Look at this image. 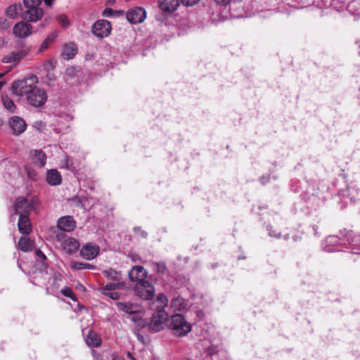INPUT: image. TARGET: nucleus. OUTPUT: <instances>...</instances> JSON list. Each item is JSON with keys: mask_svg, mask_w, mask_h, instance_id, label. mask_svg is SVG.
<instances>
[{"mask_svg": "<svg viewBox=\"0 0 360 360\" xmlns=\"http://www.w3.org/2000/svg\"><path fill=\"white\" fill-rule=\"evenodd\" d=\"M9 126L13 131V134L15 135H19L22 134L25 131L27 127L25 122L18 116H14L11 118L9 121Z\"/></svg>", "mask_w": 360, "mask_h": 360, "instance_id": "nucleus-13", "label": "nucleus"}, {"mask_svg": "<svg viewBox=\"0 0 360 360\" xmlns=\"http://www.w3.org/2000/svg\"><path fill=\"white\" fill-rule=\"evenodd\" d=\"M37 82L38 78L36 75H32L25 79L15 81L13 83L12 91L17 96L27 97L36 87Z\"/></svg>", "mask_w": 360, "mask_h": 360, "instance_id": "nucleus-3", "label": "nucleus"}, {"mask_svg": "<svg viewBox=\"0 0 360 360\" xmlns=\"http://www.w3.org/2000/svg\"><path fill=\"white\" fill-rule=\"evenodd\" d=\"M91 353L96 360H101V354H96L95 350H91Z\"/></svg>", "mask_w": 360, "mask_h": 360, "instance_id": "nucleus-50", "label": "nucleus"}, {"mask_svg": "<svg viewBox=\"0 0 360 360\" xmlns=\"http://www.w3.org/2000/svg\"><path fill=\"white\" fill-rule=\"evenodd\" d=\"M77 53V48L73 43L65 44L63 49V57L69 60L72 58Z\"/></svg>", "mask_w": 360, "mask_h": 360, "instance_id": "nucleus-25", "label": "nucleus"}, {"mask_svg": "<svg viewBox=\"0 0 360 360\" xmlns=\"http://www.w3.org/2000/svg\"><path fill=\"white\" fill-rule=\"evenodd\" d=\"M180 0H160L159 7L165 13H173L179 6Z\"/></svg>", "mask_w": 360, "mask_h": 360, "instance_id": "nucleus-18", "label": "nucleus"}, {"mask_svg": "<svg viewBox=\"0 0 360 360\" xmlns=\"http://www.w3.org/2000/svg\"><path fill=\"white\" fill-rule=\"evenodd\" d=\"M339 238L342 240L347 241L351 245L360 247V233H354L352 230L340 231Z\"/></svg>", "mask_w": 360, "mask_h": 360, "instance_id": "nucleus-10", "label": "nucleus"}, {"mask_svg": "<svg viewBox=\"0 0 360 360\" xmlns=\"http://www.w3.org/2000/svg\"><path fill=\"white\" fill-rule=\"evenodd\" d=\"M22 11V6L20 3L13 4L6 8V15L11 19H15Z\"/></svg>", "mask_w": 360, "mask_h": 360, "instance_id": "nucleus-26", "label": "nucleus"}, {"mask_svg": "<svg viewBox=\"0 0 360 360\" xmlns=\"http://www.w3.org/2000/svg\"><path fill=\"white\" fill-rule=\"evenodd\" d=\"M44 15V11L41 7L31 8L26 9L22 18L31 22H37L41 20Z\"/></svg>", "mask_w": 360, "mask_h": 360, "instance_id": "nucleus-14", "label": "nucleus"}, {"mask_svg": "<svg viewBox=\"0 0 360 360\" xmlns=\"http://www.w3.org/2000/svg\"><path fill=\"white\" fill-rule=\"evenodd\" d=\"M34 247V242L29 237L22 236L20 238L18 243V248L20 250L28 252L32 251Z\"/></svg>", "mask_w": 360, "mask_h": 360, "instance_id": "nucleus-22", "label": "nucleus"}, {"mask_svg": "<svg viewBox=\"0 0 360 360\" xmlns=\"http://www.w3.org/2000/svg\"><path fill=\"white\" fill-rule=\"evenodd\" d=\"M200 0H180L181 3L186 6H192L198 4Z\"/></svg>", "mask_w": 360, "mask_h": 360, "instance_id": "nucleus-46", "label": "nucleus"}, {"mask_svg": "<svg viewBox=\"0 0 360 360\" xmlns=\"http://www.w3.org/2000/svg\"><path fill=\"white\" fill-rule=\"evenodd\" d=\"M112 26L109 21L102 19L98 20L92 26V33L98 38H105L110 35Z\"/></svg>", "mask_w": 360, "mask_h": 360, "instance_id": "nucleus-7", "label": "nucleus"}, {"mask_svg": "<svg viewBox=\"0 0 360 360\" xmlns=\"http://www.w3.org/2000/svg\"><path fill=\"white\" fill-rule=\"evenodd\" d=\"M5 45L4 39L0 37V49L3 48Z\"/></svg>", "mask_w": 360, "mask_h": 360, "instance_id": "nucleus-52", "label": "nucleus"}, {"mask_svg": "<svg viewBox=\"0 0 360 360\" xmlns=\"http://www.w3.org/2000/svg\"><path fill=\"white\" fill-rule=\"evenodd\" d=\"M49 44L47 43V41H44L42 44H41V49H47L48 46H49Z\"/></svg>", "mask_w": 360, "mask_h": 360, "instance_id": "nucleus-51", "label": "nucleus"}, {"mask_svg": "<svg viewBox=\"0 0 360 360\" xmlns=\"http://www.w3.org/2000/svg\"><path fill=\"white\" fill-rule=\"evenodd\" d=\"M359 53L360 54V51H359Z\"/></svg>", "mask_w": 360, "mask_h": 360, "instance_id": "nucleus-57", "label": "nucleus"}, {"mask_svg": "<svg viewBox=\"0 0 360 360\" xmlns=\"http://www.w3.org/2000/svg\"><path fill=\"white\" fill-rule=\"evenodd\" d=\"M103 295L107 297L112 299V300H118L120 297V294L117 292L113 290H108V291H101Z\"/></svg>", "mask_w": 360, "mask_h": 360, "instance_id": "nucleus-41", "label": "nucleus"}, {"mask_svg": "<svg viewBox=\"0 0 360 360\" xmlns=\"http://www.w3.org/2000/svg\"><path fill=\"white\" fill-rule=\"evenodd\" d=\"M328 240L329 242L333 243L336 241V238L335 236H330Z\"/></svg>", "mask_w": 360, "mask_h": 360, "instance_id": "nucleus-54", "label": "nucleus"}, {"mask_svg": "<svg viewBox=\"0 0 360 360\" xmlns=\"http://www.w3.org/2000/svg\"><path fill=\"white\" fill-rule=\"evenodd\" d=\"M35 254L37 256V257L39 258L43 262V263H42L43 267L46 268L47 264H45V262H44L46 260V257L44 254V252H41L39 249H37L35 250Z\"/></svg>", "mask_w": 360, "mask_h": 360, "instance_id": "nucleus-43", "label": "nucleus"}, {"mask_svg": "<svg viewBox=\"0 0 360 360\" xmlns=\"http://www.w3.org/2000/svg\"><path fill=\"white\" fill-rule=\"evenodd\" d=\"M134 232L135 233V234H136L138 236L141 237V238H147L148 236V233L146 231H145L144 230H143L141 229V227L140 226H137V227H135L134 229Z\"/></svg>", "mask_w": 360, "mask_h": 360, "instance_id": "nucleus-42", "label": "nucleus"}, {"mask_svg": "<svg viewBox=\"0 0 360 360\" xmlns=\"http://www.w3.org/2000/svg\"><path fill=\"white\" fill-rule=\"evenodd\" d=\"M217 4L221 6H226L230 5V8H233L238 3L243 0H214Z\"/></svg>", "mask_w": 360, "mask_h": 360, "instance_id": "nucleus-37", "label": "nucleus"}, {"mask_svg": "<svg viewBox=\"0 0 360 360\" xmlns=\"http://www.w3.org/2000/svg\"><path fill=\"white\" fill-rule=\"evenodd\" d=\"M39 199L37 196L18 197L15 199L13 205L15 214L30 215L31 212L34 211L39 205Z\"/></svg>", "mask_w": 360, "mask_h": 360, "instance_id": "nucleus-1", "label": "nucleus"}, {"mask_svg": "<svg viewBox=\"0 0 360 360\" xmlns=\"http://www.w3.org/2000/svg\"><path fill=\"white\" fill-rule=\"evenodd\" d=\"M56 37V34H52V35H50L49 37H48L44 41H47V43L49 44H50L51 42H53L54 41Z\"/></svg>", "mask_w": 360, "mask_h": 360, "instance_id": "nucleus-47", "label": "nucleus"}, {"mask_svg": "<svg viewBox=\"0 0 360 360\" xmlns=\"http://www.w3.org/2000/svg\"><path fill=\"white\" fill-rule=\"evenodd\" d=\"M129 277L134 282H140L147 277V272L142 266H135L129 272Z\"/></svg>", "mask_w": 360, "mask_h": 360, "instance_id": "nucleus-17", "label": "nucleus"}, {"mask_svg": "<svg viewBox=\"0 0 360 360\" xmlns=\"http://www.w3.org/2000/svg\"><path fill=\"white\" fill-rule=\"evenodd\" d=\"M10 26V23L7 19L4 18H0V31H4L8 29Z\"/></svg>", "mask_w": 360, "mask_h": 360, "instance_id": "nucleus-44", "label": "nucleus"}, {"mask_svg": "<svg viewBox=\"0 0 360 360\" xmlns=\"http://www.w3.org/2000/svg\"><path fill=\"white\" fill-rule=\"evenodd\" d=\"M61 167L74 172L76 170V167L73 160L70 156L66 155L60 162Z\"/></svg>", "mask_w": 360, "mask_h": 360, "instance_id": "nucleus-28", "label": "nucleus"}, {"mask_svg": "<svg viewBox=\"0 0 360 360\" xmlns=\"http://www.w3.org/2000/svg\"><path fill=\"white\" fill-rule=\"evenodd\" d=\"M30 49L26 50H21L18 52H13L10 55L6 56L2 58V62L4 63H13L19 62L27 53Z\"/></svg>", "mask_w": 360, "mask_h": 360, "instance_id": "nucleus-19", "label": "nucleus"}, {"mask_svg": "<svg viewBox=\"0 0 360 360\" xmlns=\"http://www.w3.org/2000/svg\"><path fill=\"white\" fill-rule=\"evenodd\" d=\"M167 313L164 309H157L151 318L148 329L152 332H158L164 328L165 321L167 319Z\"/></svg>", "mask_w": 360, "mask_h": 360, "instance_id": "nucleus-5", "label": "nucleus"}, {"mask_svg": "<svg viewBox=\"0 0 360 360\" xmlns=\"http://www.w3.org/2000/svg\"><path fill=\"white\" fill-rule=\"evenodd\" d=\"M150 266L153 270L157 274H165L167 270V265L163 262H153L150 263Z\"/></svg>", "mask_w": 360, "mask_h": 360, "instance_id": "nucleus-29", "label": "nucleus"}, {"mask_svg": "<svg viewBox=\"0 0 360 360\" xmlns=\"http://www.w3.org/2000/svg\"><path fill=\"white\" fill-rule=\"evenodd\" d=\"M86 344L90 347H99L101 345V340L94 331H89L86 340Z\"/></svg>", "mask_w": 360, "mask_h": 360, "instance_id": "nucleus-27", "label": "nucleus"}, {"mask_svg": "<svg viewBox=\"0 0 360 360\" xmlns=\"http://www.w3.org/2000/svg\"><path fill=\"white\" fill-rule=\"evenodd\" d=\"M168 328L175 336L183 337L191 332L192 326L180 314L172 315L168 320Z\"/></svg>", "mask_w": 360, "mask_h": 360, "instance_id": "nucleus-2", "label": "nucleus"}, {"mask_svg": "<svg viewBox=\"0 0 360 360\" xmlns=\"http://www.w3.org/2000/svg\"><path fill=\"white\" fill-rule=\"evenodd\" d=\"M13 31L15 37L26 38L32 33V26L25 21H21L14 25Z\"/></svg>", "mask_w": 360, "mask_h": 360, "instance_id": "nucleus-11", "label": "nucleus"}, {"mask_svg": "<svg viewBox=\"0 0 360 360\" xmlns=\"http://www.w3.org/2000/svg\"><path fill=\"white\" fill-rule=\"evenodd\" d=\"M6 73H0V79L5 75Z\"/></svg>", "mask_w": 360, "mask_h": 360, "instance_id": "nucleus-56", "label": "nucleus"}, {"mask_svg": "<svg viewBox=\"0 0 360 360\" xmlns=\"http://www.w3.org/2000/svg\"><path fill=\"white\" fill-rule=\"evenodd\" d=\"M6 84L5 82H0V91L3 88V86Z\"/></svg>", "mask_w": 360, "mask_h": 360, "instance_id": "nucleus-55", "label": "nucleus"}, {"mask_svg": "<svg viewBox=\"0 0 360 360\" xmlns=\"http://www.w3.org/2000/svg\"><path fill=\"white\" fill-rule=\"evenodd\" d=\"M57 226L61 231L69 232L75 229L76 224L72 217L66 216L58 220Z\"/></svg>", "mask_w": 360, "mask_h": 360, "instance_id": "nucleus-15", "label": "nucleus"}, {"mask_svg": "<svg viewBox=\"0 0 360 360\" xmlns=\"http://www.w3.org/2000/svg\"><path fill=\"white\" fill-rule=\"evenodd\" d=\"M119 11H116L115 10H113L112 8H105L103 13H102V15L104 16V17H112L113 16L115 13H118Z\"/></svg>", "mask_w": 360, "mask_h": 360, "instance_id": "nucleus-45", "label": "nucleus"}, {"mask_svg": "<svg viewBox=\"0 0 360 360\" xmlns=\"http://www.w3.org/2000/svg\"><path fill=\"white\" fill-rule=\"evenodd\" d=\"M53 1V0H44L46 5H47L48 6H51Z\"/></svg>", "mask_w": 360, "mask_h": 360, "instance_id": "nucleus-53", "label": "nucleus"}, {"mask_svg": "<svg viewBox=\"0 0 360 360\" xmlns=\"http://www.w3.org/2000/svg\"><path fill=\"white\" fill-rule=\"evenodd\" d=\"M18 226L19 231L22 234H30L32 230V225L29 218V215L21 214L18 219Z\"/></svg>", "mask_w": 360, "mask_h": 360, "instance_id": "nucleus-16", "label": "nucleus"}, {"mask_svg": "<svg viewBox=\"0 0 360 360\" xmlns=\"http://www.w3.org/2000/svg\"><path fill=\"white\" fill-rule=\"evenodd\" d=\"M42 0H23L26 9L40 7Z\"/></svg>", "mask_w": 360, "mask_h": 360, "instance_id": "nucleus-38", "label": "nucleus"}, {"mask_svg": "<svg viewBox=\"0 0 360 360\" xmlns=\"http://www.w3.org/2000/svg\"><path fill=\"white\" fill-rule=\"evenodd\" d=\"M123 287H124V283L123 282L111 283L102 287L101 288V291L114 290L116 289L122 288Z\"/></svg>", "mask_w": 360, "mask_h": 360, "instance_id": "nucleus-36", "label": "nucleus"}, {"mask_svg": "<svg viewBox=\"0 0 360 360\" xmlns=\"http://www.w3.org/2000/svg\"><path fill=\"white\" fill-rule=\"evenodd\" d=\"M58 240L61 242L62 248L69 254L75 252L79 247L77 239L72 237H67L63 233L57 235Z\"/></svg>", "mask_w": 360, "mask_h": 360, "instance_id": "nucleus-8", "label": "nucleus"}, {"mask_svg": "<svg viewBox=\"0 0 360 360\" xmlns=\"http://www.w3.org/2000/svg\"><path fill=\"white\" fill-rule=\"evenodd\" d=\"M70 267L73 270L82 269H93L94 266L89 263H83L80 262H73L70 264Z\"/></svg>", "mask_w": 360, "mask_h": 360, "instance_id": "nucleus-31", "label": "nucleus"}, {"mask_svg": "<svg viewBox=\"0 0 360 360\" xmlns=\"http://www.w3.org/2000/svg\"><path fill=\"white\" fill-rule=\"evenodd\" d=\"M53 284L51 286L52 290H57L60 285V282L63 280V276L58 272H55L52 277Z\"/></svg>", "mask_w": 360, "mask_h": 360, "instance_id": "nucleus-34", "label": "nucleus"}, {"mask_svg": "<svg viewBox=\"0 0 360 360\" xmlns=\"http://www.w3.org/2000/svg\"><path fill=\"white\" fill-rule=\"evenodd\" d=\"M2 103L4 106L10 112H15L16 106L13 101L10 99L7 96H2Z\"/></svg>", "mask_w": 360, "mask_h": 360, "instance_id": "nucleus-32", "label": "nucleus"}, {"mask_svg": "<svg viewBox=\"0 0 360 360\" xmlns=\"http://www.w3.org/2000/svg\"><path fill=\"white\" fill-rule=\"evenodd\" d=\"M156 302L158 303V309H164V308L168 304V299L162 293H160L157 295Z\"/></svg>", "mask_w": 360, "mask_h": 360, "instance_id": "nucleus-33", "label": "nucleus"}, {"mask_svg": "<svg viewBox=\"0 0 360 360\" xmlns=\"http://www.w3.org/2000/svg\"><path fill=\"white\" fill-rule=\"evenodd\" d=\"M47 94L44 89L35 87L27 97V102L33 107H41L47 101Z\"/></svg>", "mask_w": 360, "mask_h": 360, "instance_id": "nucleus-6", "label": "nucleus"}, {"mask_svg": "<svg viewBox=\"0 0 360 360\" xmlns=\"http://www.w3.org/2000/svg\"><path fill=\"white\" fill-rule=\"evenodd\" d=\"M56 37V34H52V35H50L49 37H48L44 41H47V43L49 44H50L51 42H53L54 41Z\"/></svg>", "mask_w": 360, "mask_h": 360, "instance_id": "nucleus-48", "label": "nucleus"}, {"mask_svg": "<svg viewBox=\"0 0 360 360\" xmlns=\"http://www.w3.org/2000/svg\"><path fill=\"white\" fill-rule=\"evenodd\" d=\"M267 231H268V233H269V236H271V237H274V238H282V235H281V232H277L276 231V229H274V227L272 226H267ZM289 234H285L283 236V238L287 240L289 239Z\"/></svg>", "mask_w": 360, "mask_h": 360, "instance_id": "nucleus-35", "label": "nucleus"}, {"mask_svg": "<svg viewBox=\"0 0 360 360\" xmlns=\"http://www.w3.org/2000/svg\"><path fill=\"white\" fill-rule=\"evenodd\" d=\"M56 37V34H52V35H50L49 37H48L44 41H47V43L49 44H50L51 42H53L54 41Z\"/></svg>", "mask_w": 360, "mask_h": 360, "instance_id": "nucleus-49", "label": "nucleus"}, {"mask_svg": "<svg viewBox=\"0 0 360 360\" xmlns=\"http://www.w3.org/2000/svg\"><path fill=\"white\" fill-rule=\"evenodd\" d=\"M61 293L67 297L70 298L71 300L75 301L76 300V295L72 291V290L69 287H65L61 290Z\"/></svg>", "mask_w": 360, "mask_h": 360, "instance_id": "nucleus-39", "label": "nucleus"}, {"mask_svg": "<svg viewBox=\"0 0 360 360\" xmlns=\"http://www.w3.org/2000/svg\"><path fill=\"white\" fill-rule=\"evenodd\" d=\"M127 19L131 24L141 23L146 19V12L141 7L131 8L127 12Z\"/></svg>", "mask_w": 360, "mask_h": 360, "instance_id": "nucleus-9", "label": "nucleus"}, {"mask_svg": "<svg viewBox=\"0 0 360 360\" xmlns=\"http://www.w3.org/2000/svg\"><path fill=\"white\" fill-rule=\"evenodd\" d=\"M46 181L49 185L58 186L61 184L62 177L57 169L48 170L46 173Z\"/></svg>", "mask_w": 360, "mask_h": 360, "instance_id": "nucleus-21", "label": "nucleus"}, {"mask_svg": "<svg viewBox=\"0 0 360 360\" xmlns=\"http://www.w3.org/2000/svg\"><path fill=\"white\" fill-rule=\"evenodd\" d=\"M170 307L174 311L183 312L187 310L188 302L184 298L178 296L171 301Z\"/></svg>", "mask_w": 360, "mask_h": 360, "instance_id": "nucleus-20", "label": "nucleus"}, {"mask_svg": "<svg viewBox=\"0 0 360 360\" xmlns=\"http://www.w3.org/2000/svg\"><path fill=\"white\" fill-rule=\"evenodd\" d=\"M32 161L34 165L43 167L46 162V155L41 150H35L31 152Z\"/></svg>", "mask_w": 360, "mask_h": 360, "instance_id": "nucleus-23", "label": "nucleus"}, {"mask_svg": "<svg viewBox=\"0 0 360 360\" xmlns=\"http://www.w3.org/2000/svg\"><path fill=\"white\" fill-rule=\"evenodd\" d=\"M58 22L63 27H67L70 25V21L68 17L64 14H60L57 17Z\"/></svg>", "mask_w": 360, "mask_h": 360, "instance_id": "nucleus-40", "label": "nucleus"}, {"mask_svg": "<svg viewBox=\"0 0 360 360\" xmlns=\"http://www.w3.org/2000/svg\"><path fill=\"white\" fill-rule=\"evenodd\" d=\"M100 252V248L98 245L86 243L81 250L80 255L86 260H92L96 258Z\"/></svg>", "mask_w": 360, "mask_h": 360, "instance_id": "nucleus-12", "label": "nucleus"}, {"mask_svg": "<svg viewBox=\"0 0 360 360\" xmlns=\"http://www.w3.org/2000/svg\"><path fill=\"white\" fill-rule=\"evenodd\" d=\"M134 290L136 294L143 300H150L155 294L154 286L145 279L136 283Z\"/></svg>", "mask_w": 360, "mask_h": 360, "instance_id": "nucleus-4", "label": "nucleus"}, {"mask_svg": "<svg viewBox=\"0 0 360 360\" xmlns=\"http://www.w3.org/2000/svg\"><path fill=\"white\" fill-rule=\"evenodd\" d=\"M117 308L120 311L125 314H133L139 311V307L136 304L129 302H117Z\"/></svg>", "mask_w": 360, "mask_h": 360, "instance_id": "nucleus-24", "label": "nucleus"}, {"mask_svg": "<svg viewBox=\"0 0 360 360\" xmlns=\"http://www.w3.org/2000/svg\"><path fill=\"white\" fill-rule=\"evenodd\" d=\"M104 276L110 280L115 281H119L121 278V274L115 269H109L107 270L103 271Z\"/></svg>", "mask_w": 360, "mask_h": 360, "instance_id": "nucleus-30", "label": "nucleus"}]
</instances>
